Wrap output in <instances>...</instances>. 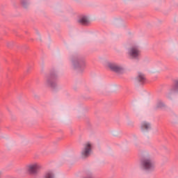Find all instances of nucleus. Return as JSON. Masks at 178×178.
Instances as JSON below:
<instances>
[{
  "mask_svg": "<svg viewBox=\"0 0 178 178\" xmlns=\"http://www.w3.org/2000/svg\"><path fill=\"white\" fill-rule=\"evenodd\" d=\"M127 54L132 59H138L141 56V49L138 46H132L128 49Z\"/></svg>",
  "mask_w": 178,
  "mask_h": 178,
  "instance_id": "nucleus-1",
  "label": "nucleus"
},
{
  "mask_svg": "<svg viewBox=\"0 0 178 178\" xmlns=\"http://www.w3.org/2000/svg\"><path fill=\"white\" fill-rule=\"evenodd\" d=\"M92 149V143L91 142H87L84 144L83 148L81 150V158H88L90 155H91Z\"/></svg>",
  "mask_w": 178,
  "mask_h": 178,
  "instance_id": "nucleus-2",
  "label": "nucleus"
},
{
  "mask_svg": "<svg viewBox=\"0 0 178 178\" xmlns=\"http://www.w3.org/2000/svg\"><path fill=\"white\" fill-rule=\"evenodd\" d=\"M140 168L143 170H152V169L155 168V164L151 159H144L140 162Z\"/></svg>",
  "mask_w": 178,
  "mask_h": 178,
  "instance_id": "nucleus-3",
  "label": "nucleus"
},
{
  "mask_svg": "<svg viewBox=\"0 0 178 178\" xmlns=\"http://www.w3.org/2000/svg\"><path fill=\"white\" fill-rule=\"evenodd\" d=\"M106 67H108L110 69V70H112L113 72H115L116 73H120V72H122L123 70V67L113 63V62H109L107 61L105 63Z\"/></svg>",
  "mask_w": 178,
  "mask_h": 178,
  "instance_id": "nucleus-4",
  "label": "nucleus"
},
{
  "mask_svg": "<svg viewBox=\"0 0 178 178\" xmlns=\"http://www.w3.org/2000/svg\"><path fill=\"white\" fill-rule=\"evenodd\" d=\"M41 168V165L38 164V163H31L25 167L26 172L30 173L31 175H34V173H37V170Z\"/></svg>",
  "mask_w": 178,
  "mask_h": 178,
  "instance_id": "nucleus-5",
  "label": "nucleus"
},
{
  "mask_svg": "<svg viewBox=\"0 0 178 178\" xmlns=\"http://www.w3.org/2000/svg\"><path fill=\"white\" fill-rule=\"evenodd\" d=\"M72 66L74 69H82L86 66V62L82 60H72Z\"/></svg>",
  "mask_w": 178,
  "mask_h": 178,
  "instance_id": "nucleus-6",
  "label": "nucleus"
},
{
  "mask_svg": "<svg viewBox=\"0 0 178 178\" xmlns=\"http://www.w3.org/2000/svg\"><path fill=\"white\" fill-rule=\"evenodd\" d=\"M78 23L80 24H83V26H87L90 23V17L87 15H81L78 17L77 19Z\"/></svg>",
  "mask_w": 178,
  "mask_h": 178,
  "instance_id": "nucleus-7",
  "label": "nucleus"
},
{
  "mask_svg": "<svg viewBox=\"0 0 178 178\" xmlns=\"http://www.w3.org/2000/svg\"><path fill=\"white\" fill-rule=\"evenodd\" d=\"M140 129L142 131H148V130H151V124L146 121L143 122L140 124Z\"/></svg>",
  "mask_w": 178,
  "mask_h": 178,
  "instance_id": "nucleus-8",
  "label": "nucleus"
},
{
  "mask_svg": "<svg viewBox=\"0 0 178 178\" xmlns=\"http://www.w3.org/2000/svg\"><path fill=\"white\" fill-rule=\"evenodd\" d=\"M44 84L47 86V87H51V88H54V87L56 86V83L54 82L51 78H47L44 81Z\"/></svg>",
  "mask_w": 178,
  "mask_h": 178,
  "instance_id": "nucleus-9",
  "label": "nucleus"
},
{
  "mask_svg": "<svg viewBox=\"0 0 178 178\" xmlns=\"http://www.w3.org/2000/svg\"><path fill=\"white\" fill-rule=\"evenodd\" d=\"M136 81L139 83H145V75L142 72H138L137 76L136 77Z\"/></svg>",
  "mask_w": 178,
  "mask_h": 178,
  "instance_id": "nucleus-10",
  "label": "nucleus"
},
{
  "mask_svg": "<svg viewBox=\"0 0 178 178\" xmlns=\"http://www.w3.org/2000/svg\"><path fill=\"white\" fill-rule=\"evenodd\" d=\"M43 178H55V172L52 170L47 171L44 173Z\"/></svg>",
  "mask_w": 178,
  "mask_h": 178,
  "instance_id": "nucleus-11",
  "label": "nucleus"
},
{
  "mask_svg": "<svg viewBox=\"0 0 178 178\" xmlns=\"http://www.w3.org/2000/svg\"><path fill=\"white\" fill-rule=\"evenodd\" d=\"M1 173L0 172V177H1Z\"/></svg>",
  "mask_w": 178,
  "mask_h": 178,
  "instance_id": "nucleus-12",
  "label": "nucleus"
},
{
  "mask_svg": "<svg viewBox=\"0 0 178 178\" xmlns=\"http://www.w3.org/2000/svg\"><path fill=\"white\" fill-rule=\"evenodd\" d=\"M168 97H169V95H168Z\"/></svg>",
  "mask_w": 178,
  "mask_h": 178,
  "instance_id": "nucleus-13",
  "label": "nucleus"
}]
</instances>
